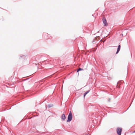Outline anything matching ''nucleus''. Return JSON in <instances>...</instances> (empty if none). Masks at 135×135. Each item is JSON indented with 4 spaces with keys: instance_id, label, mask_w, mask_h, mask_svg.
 Segmentation results:
<instances>
[{
    "instance_id": "obj_2",
    "label": "nucleus",
    "mask_w": 135,
    "mask_h": 135,
    "mask_svg": "<svg viewBox=\"0 0 135 135\" xmlns=\"http://www.w3.org/2000/svg\"><path fill=\"white\" fill-rule=\"evenodd\" d=\"M117 133L118 135H121L122 131L121 128L118 127L117 129Z\"/></svg>"
},
{
    "instance_id": "obj_12",
    "label": "nucleus",
    "mask_w": 135,
    "mask_h": 135,
    "mask_svg": "<svg viewBox=\"0 0 135 135\" xmlns=\"http://www.w3.org/2000/svg\"><path fill=\"white\" fill-rule=\"evenodd\" d=\"M84 96H85V95H84V94L83 95V96H84Z\"/></svg>"
},
{
    "instance_id": "obj_3",
    "label": "nucleus",
    "mask_w": 135,
    "mask_h": 135,
    "mask_svg": "<svg viewBox=\"0 0 135 135\" xmlns=\"http://www.w3.org/2000/svg\"><path fill=\"white\" fill-rule=\"evenodd\" d=\"M102 21L104 24V26H107L108 25V24L107 22L106 18L104 17L102 19Z\"/></svg>"
},
{
    "instance_id": "obj_11",
    "label": "nucleus",
    "mask_w": 135,
    "mask_h": 135,
    "mask_svg": "<svg viewBox=\"0 0 135 135\" xmlns=\"http://www.w3.org/2000/svg\"><path fill=\"white\" fill-rule=\"evenodd\" d=\"M88 93H85V97Z\"/></svg>"
},
{
    "instance_id": "obj_10",
    "label": "nucleus",
    "mask_w": 135,
    "mask_h": 135,
    "mask_svg": "<svg viewBox=\"0 0 135 135\" xmlns=\"http://www.w3.org/2000/svg\"><path fill=\"white\" fill-rule=\"evenodd\" d=\"M110 98H109V99L108 100V102H109L110 101Z\"/></svg>"
},
{
    "instance_id": "obj_8",
    "label": "nucleus",
    "mask_w": 135,
    "mask_h": 135,
    "mask_svg": "<svg viewBox=\"0 0 135 135\" xmlns=\"http://www.w3.org/2000/svg\"><path fill=\"white\" fill-rule=\"evenodd\" d=\"M85 135H90L89 133H88V134H87V133H85Z\"/></svg>"
},
{
    "instance_id": "obj_9",
    "label": "nucleus",
    "mask_w": 135,
    "mask_h": 135,
    "mask_svg": "<svg viewBox=\"0 0 135 135\" xmlns=\"http://www.w3.org/2000/svg\"><path fill=\"white\" fill-rule=\"evenodd\" d=\"M89 90H88L87 91H86V92H85V93H88L89 92Z\"/></svg>"
},
{
    "instance_id": "obj_7",
    "label": "nucleus",
    "mask_w": 135,
    "mask_h": 135,
    "mask_svg": "<svg viewBox=\"0 0 135 135\" xmlns=\"http://www.w3.org/2000/svg\"><path fill=\"white\" fill-rule=\"evenodd\" d=\"M83 70V69H81L80 68H79L78 70L77 71V72H78L79 71H80V70Z\"/></svg>"
},
{
    "instance_id": "obj_4",
    "label": "nucleus",
    "mask_w": 135,
    "mask_h": 135,
    "mask_svg": "<svg viewBox=\"0 0 135 135\" xmlns=\"http://www.w3.org/2000/svg\"><path fill=\"white\" fill-rule=\"evenodd\" d=\"M66 118L64 114H63L61 116V119L63 120H65Z\"/></svg>"
},
{
    "instance_id": "obj_1",
    "label": "nucleus",
    "mask_w": 135,
    "mask_h": 135,
    "mask_svg": "<svg viewBox=\"0 0 135 135\" xmlns=\"http://www.w3.org/2000/svg\"><path fill=\"white\" fill-rule=\"evenodd\" d=\"M73 118V115L71 111L69 112V114L68 115V120L67 122H70L72 120Z\"/></svg>"
},
{
    "instance_id": "obj_13",
    "label": "nucleus",
    "mask_w": 135,
    "mask_h": 135,
    "mask_svg": "<svg viewBox=\"0 0 135 135\" xmlns=\"http://www.w3.org/2000/svg\"><path fill=\"white\" fill-rule=\"evenodd\" d=\"M133 133H135V131L134 132H133Z\"/></svg>"
},
{
    "instance_id": "obj_5",
    "label": "nucleus",
    "mask_w": 135,
    "mask_h": 135,
    "mask_svg": "<svg viewBox=\"0 0 135 135\" xmlns=\"http://www.w3.org/2000/svg\"><path fill=\"white\" fill-rule=\"evenodd\" d=\"M120 45H119L118 46V48H117V51L116 52V54H117L119 52V51L120 49Z\"/></svg>"
},
{
    "instance_id": "obj_6",
    "label": "nucleus",
    "mask_w": 135,
    "mask_h": 135,
    "mask_svg": "<svg viewBox=\"0 0 135 135\" xmlns=\"http://www.w3.org/2000/svg\"><path fill=\"white\" fill-rule=\"evenodd\" d=\"M53 106V105L52 104H48L47 105V107L49 108H50L51 107H52Z\"/></svg>"
}]
</instances>
